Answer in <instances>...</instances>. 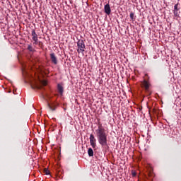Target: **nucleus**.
<instances>
[{
    "label": "nucleus",
    "instance_id": "nucleus-1",
    "mask_svg": "<svg viewBox=\"0 0 181 181\" xmlns=\"http://www.w3.org/2000/svg\"><path fill=\"white\" fill-rule=\"evenodd\" d=\"M98 141L102 146H107V134L105 129L102 126H99L98 129L95 130Z\"/></svg>",
    "mask_w": 181,
    "mask_h": 181
},
{
    "label": "nucleus",
    "instance_id": "nucleus-2",
    "mask_svg": "<svg viewBox=\"0 0 181 181\" xmlns=\"http://www.w3.org/2000/svg\"><path fill=\"white\" fill-rule=\"evenodd\" d=\"M77 52L78 53H84L86 50V44H84V41L83 40H79L77 42Z\"/></svg>",
    "mask_w": 181,
    "mask_h": 181
},
{
    "label": "nucleus",
    "instance_id": "nucleus-3",
    "mask_svg": "<svg viewBox=\"0 0 181 181\" xmlns=\"http://www.w3.org/2000/svg\"><path fill=\"white\" fill-rule=\"evenodd\" d=\"M47 107L50 111H56V108L59 107V103L57 102L48 103Z\"/></svg>",
    "mask_w": 181,
    "mask_h": 181
},
{
    "label": "nucleus",
    "instance_id": "nucleus-4",
    "mask_svg": "<svg viewBox=\"0 0 181 181\" xmlns=\"http://www.w3.org/2000/svg\"><path fill=\"white\" fill-rule=\"evenodd\" d=\"M90 146H92V148H95V146H97L96 144H95V137H94V135L93 134H90Z\"/></svg>",
    "mask_w": 181,
    "mask_h": 181
},
{
    "label": "nucleus",
    "instance_id": "nucleus-5",
    "mask_svg": "<svg viewBox=\"0 0 181 181\" xmlns=\"http://www.w3.org/2000/svg\"><path fill=\"white\" fill-rule=\"evenodd\" d=\"M31 35L33 36V40L35 41L34 45H37V34H36V31L35 30H32Z\"/></svg>",
    "mask_w": 181,
    "mask_h": 181
},
{
    "label": "nucleus",
    "instance_id": "nucleus-6",
    "mask_svg": "<svg viewBox=\"0 0 181 181\" xmlns=\"http://www.w3.org/2000/svg\"><path fill=\"white\" fill-rule=\"evenodd\" d=\"M50 59L54 64H57V57H56V54H54V53L50 54Z\"/></svg>",
    "mask_w": 181,
    "mask_h": 181
},
{
    "label": "nucleus",
    "instance_id": "nucleus-7",
    "mask_svg": "<svg viewBox=\"0 0 181 181\" xmlns=\"http://www.w3.org/2000/svg\"><path fill=\"white\" fill-rule=\"evenodd\" d=\"M57 90H58V93H59V94L61 95H63V93L64 91V89L63 86L62 84L59 83L57 85Z\"/></svg>",
    "mask_w": 181,
    "mask_h": 181
},
{
    "label": "nucleus",
    "instance_id": "nucleus-8",
    "mask_svg": "<svg viewBox=\"0 0 181 181\" xmlns=\"http://www.w3.org/2000/svg\"><path fill=\"white\" fill-rule=\"evenodd\" d=\"M105 12L107 15H110V13H111V8H110V5L109 4H106L105 6Z\"/></svg>",
    "mask_w": 181,
    "mask_h": 181
},
{
    "label": "nucleus",
    "instance_id": "nucleus-9",
    "mask_svg": "<svg viewBox=\"0 0 181 181\" xmlns=\"http://www.w3.org/2000/svg\"><path fill=\"white\" fill-rule=\"evenodd\" d=\"M88 156H94V151H93V148H88Z\"/></svg>",
    "mask_w": 181,
    "mask_h": 181
},
{
    "label": "nucleus",
    "instance_id": "nucleus-10",
    "mask_svg": "<svg viewBox=\"0 0 181 181\" xmlns=\"http://www.w3.org/2000/svg\"><path fill=\"white\" fill-rule=\"evenodd\" d=\"M143 86L145 87L146 90H148L149 88V83L146 81H144L143 82Z\"/></svg>",
    "mask_w": 181,
    "mask_h": 181
},
{
    "label": "nucleus",
    "instance_id": "nucleus-11",
    "mask_svg": "<svg viewBox=\"0 0 181 181\" xmlns=\"http://www.w3.org/2000/svg\"><path fill=\"white\" fill-rule=\"evenodd\" d=\"M179 10H174L173 11V13L175 16H179V13H178Z\"/></svg>",
    "mask_w": 181,
    "mask_h": 181
},
{
    "label": "nucleus",
    "instance_id": "nucleus-12",
    "mask_svg": "<svg viewBox=\"0 0 181 181\" xmlns=\"http://www.w3.org/2000/svg\"><path fill=\"white\" fill-rule=\"evenodd\" d=\"M44 173H45V175H49L50 171H49V170H47V168H45Z\"/></svg>",
    "mask_w": 181,
    "mask_h": 181
},
{
    "label": "nucleus",
    "instance_id": "nucleus-13",
    "mask_svg": "<svg viewBox=\"0 0 181 181\" xmlns=\"http://www.w3.org/2000/svg\"><path fill=\"white\" fill-rule=\"evenodd\" d=\"M28 49L30 52H33V48L32 47V45H28Z\"/></svg>",
    "mask_w": 181,
    "mask_h": 181
},
{
    "label": "nucleus",
    "instance_id": "nucleus-14",
    "mask_svg": "<svg viewBox=\"0 0 181 181\" xmlns=\"http://www.w3.org/2000/svg\"><path fill=\"white\" fill-rule=\"evenodd\" d=\"M178 4H175V6H174V11H179V8H177V6H178Z\"/></svg>",
    "mask_w": 181,
    "mask_h": 181
},
{
    "label": "nucleus",
    "instance_id": "nucleus-15",
    "mask_svg": "<svg viewBox=\"0 0 181 181\" xmlns=\"http://www.w3.org/2000/svg\"><path fill=\"white\" fill-rule=\"evenodd\" d=\"M134 13H130V18L132 19V21H134Z\"/></svg>",
    "mask_w": 181,
    "mask_h": 181
},
{
    "label": "nucleus",
    "instance_id": "nucleus-16",
    "mask_svg": "<svg viewBox=\"0 0 181 181\" xmlns=\"http://www.w3.org/2000/svg\"><path fill=\"white\" fill-rule=\"evenodd\" d=\"M42 84L43 86H47V81H42Z\"/></svg>",
    "mask_w": 181,
    "mask_h": 181
},
{
    "label": "nucleus",
    "instance_id": "nucleus-17",
    "mask_svg": "<svg viewBox=\"0 0 181 181\" xmlns=\"http://www.w3.org/2000/svg\"><path fill=\"white\" fill-rule=\"evenodd\" d=\"M132 176H136V173H135V171H132Z\"/></svg>",
    "mask_w": 181,
    "mask_h": 181
}]
</instances>
